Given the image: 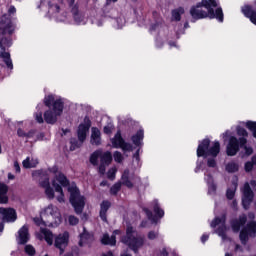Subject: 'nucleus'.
<instances>
[{
	"label": "nucleus",
	"instance_id": "1",
	"mask_svg": "<svg viewBox=\"0 0 256 256\" xmlns=\"http://www.w3.org/2000/svg\"><path fill=\"white\" fill-rule=\"evenodd\" d=\"M219 0H202L196 6L190 9V15L192 19H217L220 23H223V8L218 7ZM215 7L216 8L215 10Z\"/></svg>",
	"mask_w": 256,
	"mask_h": 256
},
{
	"label": "nucleus",
	"instance_id": "2",
	"mask_svg": "<svg viewBox=\"0 0 256 256\" xmlns=\"http://www.w3.org/2000/svg\"><path fill=\"white\" fill-rule=\"evenodd\" d=\"M0 31L3 37L0 39V59L5 63L6 67L10 70H13V60H11V54L5 50L6 47H11L12 42L11 38L6 37L7 33L9 35L13 34L15 31V26L11 23V20L6 19L5 21L0 22Z\"/></svg>",
	"mask_w": 256,
	"mask_h": 256
},
{
	"label": "nucleus",
	"instance_id": "3",
	"mask_svg": "<svg viewBox=\"0 0 256 256\" xmlns=\"http://www.w3.org/2000/svg\"><path fill=\"white\" fill-rule=\"evenodd\" d=\"M44 103L49 109L44 112V121L48 125H55L57 119L61 117L63 113V99L57 98L54 95H48L44 98Z\"/></svg>",
	"mask_w": 256,
	"mask_h": 256
},
{
	"label": "nucleus",
	"instance_id": "4",
	"mask_svg": "<svg viewBox=\"0 0 256 256\" xmlns=\"http://www.w3.org/2000/svg\"><path fill=\"white\" fill-rule=\"evenodd\" d=\"M40 217L41 219L34 218L36 225H41L42 223L45 226L57 227L61 223V213L57 206L49 205L41 212Z\"/></svg>",
	"mask_w": 256,
	"mask_h": 256
},
{
	"label": "nucleus",
	"instance_id": "5",
	"mask_svg": "<svg viewBox=\"0 0 256 256\" xmlns=\"http://www.w3.org/2000/svg\"><path fill=\"white\" fill-rule=\"evenodd\" d=\"M237 135H239V139L237 137H230L229 143L227 145V155L230 157H233L234 155H237V152L239 151V145L240 147H245L247 145V137L249 134L247 133V130L244 128H241V126H238L237 129Z\"/></svg>",
	"mask_w": 256,
	"mask_h": 256
},
{
	"label": "nucleus",
	"instance_id": "6",
	"mask_svg": "<svg viewBox=\"0 0 256 256\" xmlns=\"http://www.w3.org/2000/svg\"><path fill=\"white\" fill-rule=\"evenodd\" d=\"M99 159H100V165H99ZM111 161H113V155L109 151L103 152L102 150H96L90 156V163L94 166L99 165L98 173H100V175H103L105 173L107 167L111 165Z\"/></svg>",
	"mask_w": 256,
	"mask_h": 256
},
{
	"label": "nucleus",
	"instance_id": "7",
	"mask_svg": "<svg viewBox=\"0 0 256 256\" xmlns=\"http://www.w3.org/2000/svg\"><path fill=\"white\" fill-rule=\"evenodd\" d=\"M121 241L125 245H128V247H130L134 253H137L139 248L143 247V243H145L143 237L138 236L137 232L133 229L132 226L127 227L126 235L121 238Z\"/></svg>",
	"mask_w": 256,
	"mask_h": 256
},
{
	"label": "nucleus",
	"instance_id": "8",
	"mask_svg": "<svg viewBox=\"0 0 256 256\" xmlns=\"http://www.w3.org/2000/svg\"><path fill=\"white\" fill-rule=\"evenodd\" d=\"M211 140L204 139L197 148V157H207L210 155L211 157H217L219 155V152L221 151V144H219V141L213 142L212 146Z\"/></svg>",
	"mask_w": 256,
	"mask_h": 256
},
{
	"label": "nucleus",
	"instance_id": "9",
	"mask_svg": "<svg viewBox=\"0 0 256 256\" xmlns=\"http://www.w3.org/2000/svg\"><path fill=\"white\" fill-rule=\"evenodd\" d=\"M68 193H70V203L74 208L75 213L81 215L83 209H85V197L81 196L79 188H77V185L75 184L68 187Z\"/></svg>",
	"mask_w": 256,
	"mask_h": 256
},
{
	"label": "nucleus",
	"instance_id": "10",
	"mask_svg": "<svg viewBox=\"0 0 256 256\" xmlns=\"http://www.w3.org/2000/svg\"><path fill=\"white\" fill-rule=\"evenodd\" d=\"M89 129H91V120L88 117L84 118V123L80 124L78 127V141L75 138L70 140V150L75 151V149H79L85 139H87V133H89Z\"/></svg>",
	"mask_w": 256,
	"mask_h": 256
},
{
	"label": "nucleus",
	"instance_id": "11",
	"mask_svg": "<svg viewBox=\"0 0 256 256\" xmlns=\"http://www.w3.org/2000/svg\"><path fill=\"white\" fill-rule=\"evenodd\" d=\"M52 185L56 193H59L57 196V201L59 203H65V194H63L62 187H67L69 185V180L67 177L63 173L58 172L52 180Z\"/></svg>",
	"mask_w": 256,
	"mask_h": 256
},
{
	"label": "nucleus",
	"instance_id": "12",
	"mask_svg": "<svg viewBox=\"0 0 256 256\" xmlns=\"http://www.w3.org/2000/svg\"><path fill=\"white\" fill-rule=\"evenodd\" d=\"M33 176L40 177L39 185L45 190L46 197H48V199H55V191L51 187L47 172L44 170H38L33 173Z\"/></svg>",
	"mask_w": 256,
	"mask_h": 256
},
{
	"label": "nucleus",
	"instance_id": "13",
	"mask_svg": "<svg viewBox=\"0 0 256 256\" xmlns=\"http://www.w3.org/2000/svg\"><path fill=\"white\" fill-rule=\"evenodd\" d=\"M256 235V222L252 221L246 225L241 231H240V241L242 245H247V241L249 240V237H255Z\"/></svg>",
	"mask_w": 256,
	"mask_h": 256
},
{
	"label": "nucleus",
	"instance_id": "14",
	"mask_svg": "<svg viewBox=\"0 0 256 256\" xmlns=\"http://www.w3.org/2000/svg\"><path fill=\"white\" fill-rule=\"evenodd\" d=\"M122 185L128 187V189H133V185L136 183H141V178L136 176L135 174H131L129 169L124 170L122 177H121Z\"/></svg>",
	"mask_w": 256,
	"mask_h": 256
},
{
	"label": "nucleus",
	"instance_id": "15",
	"mask_svg": "<svg viewBox=\"0 0 256 256\" xmlns=\"http://www.w3.org/2000/svg\"><path fill=\"white\" fill-rule=\"evenodd\" d=\"M112 147L114 149H123L124 151H131L133 149V146L125 140H123V137L121 136V131H118L114 138L111 139Z\"/></svg>",
	"mask_w": 256,
	"mask_h": 256
},
{
	"label": "nucleus",
	"instance_id": "16",
	"mask_svg": "<svg viewBox=\"0 0 256 256\" xmlns=\"http://www.w3.org/2000/svg\"><path fill=\"white\" fill-rule=\"evenodd\" d=\"M219 226L216 233L219 235V237L222 238L223 241L227 239V226H225V216H222L221 218L216 217L214 221L211 223V227L215 228Z\"/></svg>",
	"mask_w": 256,
	"mask_h": 256
},
{
	"label": "nucleus",
	"instance_id": "17",
	"mask_svg": "<svg viewBox=\"0 0 256 256\" xmlns=\"http://www.w3.org/2000/svg\"><path fill=\"white\" fill-rule=\"evenodd\" d=\"M61 11V8L57 4H51V2L48 3V13L49 15H52L56 18V21H60L63 23H69V18L67 17V14L61 15L59 12Z\"/></svg>",
	"mask_w": 256,
	"mask_h": 256
},
{
	"label": "nucleus",
	"instance_id": "18",
	"mask_svg": "<svg viewBox=\"0 0 256 256\" xmlns=\"http://www.w3.org/2000/svg\"><path fill=\"white\" fill-rule=\"evenodd\" d=\"M242 205L244 209H249V206L251 205L253 201V190H251V186H249V183L246 182L244 184V187L242 189Z\"/></svg>",
	"mask_w": 256,
	"mask_h": 256
},
{
	"label": "nucleus",
	"instance_id": "19",
	"mask_svg": "<svg viewBox=\"0 0 256 256\" xmlns=\"http://www.w3.org/2000/svg\"><path fill=\"white\" fill-rule=\"evenodd\" d=\"M0 217L3 222L15 223L17 221V212L13 208H0Z\"/></svg>",
	"mask_w": 256,
	"mask_h": 256
},
{
	"label": "nucleus",
	"instance_id": "20",
	"mask_svg": "<svg viewBox=\"0 0 256 256\" xmlns=\"http://www.w3.org/2000/svg\"><path fill=\"white\" fill-rule=\"evenodd\" d=\"M54 245L56 249H59L60 255H63V253H65V247L69 245V232H64L63 234L58 235Z\"/></svg>",
	"mask_w": 256,
	"mask_h": 256
},
{
	"label": "nucleus",
	"instance_id": "21",
	"mask_svg": "<svg viewBox=\"0 0 256 256\" xmlns=\"http://www.w3.org/2000/svg\"><path fill=\"white\" fill-rule=\"evenodd\" d=\"M69 7H71V13L74 19V23L76 25H85V17L83 14L79 13V9L77 8V5H75V0H73L72 3L67 1Z\"/></svg>",
	"mask_w": 256,
	"mask_h": 256
},
{
	"label": "nucleus",
	"instance_id": "22",
	"mask_svg": "<svg viewBox=\"0 0 256 256\" xmlns=\"http://www.w3.org/2000/svg\"><path fill=\"white\" fill-rule=\"evenodd\" d=\"M36 237L39 241L43 239L48 243V245H53V232L46 228H40L39 232H36Z\"/></svg>",
	"mask_w": 256,
	"mask_h": 256
},
{
	"label": "nucleus",
	"instance_id": "23",
	"mask_svg": "<svg viewBox=\"0 0 256 256\" xmlns=\"http://www.w3.org/2000/svg\"><path fill=\"white\" fill-rule=\"evenodd\" d=\"M29 241V228L27 226H23L18 231V243L19 245H25Z\"/></svg>",
	"mask_w": 256,
	"mask_h": 256
},
{
	"label": "nucleus",
	"instance_id": "24",
	"mask_svg": "<svg viewBox=\"0 0 256 256\" xmlns=\"http://www.w3.org/2000/svg\"><path fill=\"white\" fill-rule=\"evenodd\" d=\"M247 223V216L242 215L239 217L238 220H233L231 222V227L233 229L234 233H239L241 226L245 225Z\"/></svg>",
	"mask_w": 256,
	"mask_h": 256
},
{
	"label": "nucleus",
	"instance_id": "25",
	"mask_svg": "<svg viewBox=\"0 0 256 256\" xmlns=\"http://www.w3.org/2000/svg\"><path fill=\"white\" fill-rule=\"evenodd\" d=\"M121 231L120 230H115L113 232V235L110 237L109 234H104L102 237V243L103 245H115L117 243L115 235H120Z\"/></svg>",
	"mask_w": 256,
	"mask_h": 256
},
{
	"label": "nucleus",
	"instance_id": "26",
	"mask_svg": "<svg viewBox=\"0 0 256 256\" xmlns=\"http://www.w3.org/2000/svg\"><path fill=\"white\" fill-rule=\"evenodd\" d=\"M242 13L245 15V17H248L250 21L256 25V10L253 9L251 6H244L242 7Z\"/></svg>",
	"mask_w": 256,
	"mask_h": 256
},
{
	"label": "nucleus",
	"instance_id": "27",
	"mask_svg": "<svg viewBox=\"0 0 256 256\" xmlns=\"http://www.w3.org/2000/svg\"><path fill=\"white\" fill-rule=\"evenodd\" d=\"M91 243H93V235L89 234L84 228V232L80 234L79 245L80 247H85V245H91Z\"/></svg>",
	"mask_w": 256,
	"mask_h": 256
},
{
	"label": "nucleus",
	"instance_id": "28",
	"mask_svg": "<svg viewBox=\"0 0 256 256\" xmlns=\"http://www.w3.org/2000/svg\"><path fill=\"white\" fill-rule=\"evenodd\" d=\"M111 208V202L105 200L100 204V218L107 222V211Z\"/></svg>",
	"mask_w": 256,
	"mask_h": 256
},
{
	"label": "nucleus",
	"instance_id": "29",
	"mask_svg": "<svg viewBox=\"0 0 256 256\" xmlns=\"http://www.w3.org/2000/svg\"><path fill=\"white\" fill-rule=\"evenodd\" d=\"M22 165L24 169H33L39 165V160L37 158L28 156L25 160H23Z\"/></svg>",
	"mask_w": 256,
	"mask_h": 256
},
{
	"label": "nucleus",
	"instance_id": "30",
	"mask_svg": "<svg viewBox=\"0 0 256 256\" xmlns=\"http://www.w3.org/2000/svg\"><path fill=\"white\" fill-rule=\"evenodd\" d=\"M205 181L208 185V194L215 195V191H217V186L213 183V176L205 173Z\"/></svg>",
	"mask_w": 256,
	"mask_h": 256
},
{
	"label": "nucleus",
	"instance_id": "31",
	"mask_svg": "<svg viewBox=\"0 0 256 256\" xmlns=\"http://www.w3.org/2000/svg\"><path fill=\"white\" fill-rule=\"evenodd\" d=\"M91 145L99 146L101 144V131H99L97 128H92V134H91Z\"/></svg>",
	"mask_w": 256,
	"mask_h": 256
},
{
	"label": "nucleus",
	"instance_id": "32",
	"mask_svg": "<svg viewBox=\"0 0 256 256\" xmlns=\"http://www.w3.org/2000/svg\"><path fill=\"white\" fill-rule=\"evenodd\" d=\"M237 176H234L233 179H232V186L230 188L227 189V192H226V197L227 199H233L235 197V192L237 191Z\"/></svg>",
	"mask_w": 256,
	"mask_h": 256
},
{
	"label": "nucleus",
	"instance_id": "33",
	"mask_svg": "<svg viewBox=\"0 0 256 256\" xmlns=\"http://www.w3.org/2000/svg\"><path fill=\"white\" fill-rule=\"evenodd\" d=\"M144 132L143 130H139L135 135L132 136V142L136 145V147H141L143 145Z\"/></svg>",
	"mask_w": 256,
	"mask_h": 256
},
{
	"label": "nucleus",
	"instance_id": "34",
	"mask_svg": "<svg viewBox=\"0 0 256 256\" xmlns=\"http://www.w3.org/2000/svg\"><path fill=\"white\" fill-rule=\"evenodd\" d=\"M7 191L9 188L5 184H0V203H7L9 198L7 197Z\"/></svg>",
	"mask_w": 256,
	"mask_h": 256
},
{
	"label": "nucleus",
	"instance_id": "35",
	"mask_svg": "<svg viewBox=\"0 0 256 256\" xmlns=\"http://www.w3.org/2000/svg\"><path fill=\"white\" fill-rule=\"evenodd\" d=\"M153 17L155 24H151L150 31H158L161 27V19L159 18V13L153 12Z\"/></svg>",
	"mask_w": 256,
	"mask_h": 256
},
{
	"label": "nucleus",
	"instance_id": "36",
	"mask_svg": "<svg viewBox=\"0 0 256 256\" xmlns=\"http://www.w3.org/2000/svg\"><path fill=\"white\" fill-rule=\"evenodd\" d=\"M185 13V9L183 7H179L172 11V19L173 21H181V15Z\"/></svg>",
	"mask_w": 256,
	"mask_h": 256
},
{
	"label": "nucleus",
	"instance_id": "37",
	"mask_svg": "<svg viewBox=\"0 0 256 256\" xmlns=\"http://www.w3.org/2000/svg\"><path fill=\"white\" fill-rule=\"evenodd\" d=\"M226 171L228 173H237V171H239V164L235 161L229 162L226 165Z\"/></svg>",
	"mask_w": 256,
	"mask_h": 256
},
{
	"label": "nucleus",
	"instance_id": "38",
	"mask_svg": "<svg viewBox=\"0 0 256 256\" xmlns=\"http://www.w3.org/2000/svg\"><path fill=\"white\" fill-rule=\"evenodd\" d=\"M123 25H125V18L123 17V15H120L119 17L114 19L115 29H122Z\"/></svg>",
	"mask_w": 256,
	"mask_h": 256
},
{
	"label": "nucleus",
	"instance_id": "39",
	"mask_svg": "<svg viewBox=\"0 0 256 256\" xmlns=\"http://www.w3.org/2000/svg\"><path fill=\"white\" fill-rule=\"evenodd\" d=\"M153 204H154V213L157 215V217H159L160 219L164 217L165 211H163V209L159 207V203L157 202V200H154Z\"/></svg>",
	"mask_w": 256,
	"mask_h": 256
},
{
	"label": "nucleus",
	"instance_id": "40",
	"mask_svg": "<svg viewBox=\"0 0 256 256\" xmlns=\"http://www.w3.org/2000/svg\"><path fill=\"white\" fill-rule=\"evenodd\" d=\"M41 107H43V104H38L37 109L38 112L35 113V119L37 121V123H43V112H41Z\"/></svg>",
	"mask_w": 256,
	"mask_h": 256
},
{
	"label": "nucleus",
	"instance_id": "41",
	"mask_svg": "<svg viewBox=\"0 0 256 256\" xmlns=\"http://www.w3.org/2000/svg\"><path fill=\"white\" fill-rule=\"evenodd\" d=\"M17 135H18V137H23L25 139H31V137H33V131L25 133V131H23V129L19 128L17 130Z\"/></svg>",
	"mask_w": 256,
	"mask_h": 256
},
{
	"label": "nucleus",
	"instance_id": "42",
	"mask_svg": "<svg viewBox=\"0 0 256 256\" xmlns=\"http://www.w3.org/2000/svg\"><path fill=\"white\" fill-rule=\"evenodd\" d=\"M24 251L26 255H29V256H35V253H36L35 247H33V245L31 244L26 245L24 248Z\"/></svg>",
	"mask_w": 256,
	"mask_h": 256
},
{
	"label": "nucleus",
	"instance_id": "43",
	"mask_svg": "<svg viewBox=\"0 0 256 256\" xmlns=\"http://www.w3.org/2000/svg\"><path fill=\"white\" fill-rule=\"evenodd\" d=\"M119 191H121V182L114 184L110 189V193L112 195H117V193H119Z\"/></svg>",
	"mask_w": 256,
	"mask_h": 256
},
{
	"label": "nucleus",
	"instance_id": "44",
	"mask_svg": "<svg viewBox=\"0 0 256 256\" xmlns=\"http://www.w3.org/2000/svg\"><path fill=\"white\" fill-rule=\"evenodd\" d=\"M143 211L146 213L149 221H152V223H157V218L155 216H153V212H151L147 208H144Z\"/></svg>",
	"mask_w": 256,
	"mask_h": 256
},
{
	"label": "nucleus",
	"instance_id": "45",
	"mask_svg": "<svg viewBox=\"0 0 256 256\" xmlns=\"http://www.w3.org/2000/svg\"><path fill=\"white\" fill-rule=\"evenodd\" d=\"M113 158L116 163H123L124 158H123V154H121V152L115 151L113 154Z\"/></svg>",
	"mask_w": 256,
	"mask_h": 256
},
{
	"label": "nucleus",
	"instance_id": "46",
	"mask_svg": "<svg viewBox=\"0 0 256 256\" xmlns=\"http://www.w3.org/2000/svg\"><path fill=\"white\" fill-rule=\"evenodd\" d=\"M116 174H117V168L113 167L109 169L107 173V177L108 179H111V181H113V179H115Z\"/></svg>",
	"mask_w": 256,
	"mask_h": 256
},
{
	"label": "nucleus",
	"instance_id": "47",
	"mask_svg": "<svg viewBox=\"0 0 256 256\" xmlns=\"http://www.w3.org/2000/svg\"><path fill=\"white\" fill-rule=\"evenodd\" d=\"M68 223L69 225H78L79 224V218L75 216H69L68 217Z\"/></svg>",
	"mask_w": 256,
	"mask_h": 256
},
{
	"label": "nucleus",
	"instance_id": "48",
	"mask_svg": "<svg viewBox=\"0 0 256 256\" xmlns=\"http://www.w3.org/2000/svg\"><path fill=\"white\" fill-rule=\"evenodd\" d=\"M157 237H159V232L150 231L148 233V239H150L151 241H153L154 239H157Z\"/></svg>",
	"mask_w": 256,
	"mask_h": 256
},
{
	"label": "nucleus",
	"instance_id": "49",
	"mask_svg": "<svg viewBox=\"0 0 256 256\" xmlns=\"http://www.w3.org/2000/svg\"><path fill=\"white\" fill-rule=\"evenodd\" d=\"M208 167H217V162L215 158H209L207 162Z\"/></svg>",
	"mask_w": 256,
	"mask_h": 256
},
{
	"label": "nucleus",
	"instance_id": "50",
	"mask_svg": "<svg viewBox=\"0 0 256 256\" xmlns=\"http://www.w3.org/2000/svg\"><path fill=\"white\" fill-rule=\"evenodd\" d=\"M112 130H113V124H108L107 126L104 127V133H106V135H109V133H111Z\"/></svg>",
	"mask_w": 256,
	"mask_h": 256
},
{
	"label": "nucleus",
	"instance_id": "51",
	"mask_svg": "<svg viewBox=\"0 0 256 256\" xmlns=\"http://www.w3.org/2000/svg\"><path fill=\"white\" fill-rule=\"evenodd\" d=\"M253 162H246L245 164V171L249 172L253 169Z\"/></svg>",
	"mask_w": 256,
	"mask_h": 256
},
{
	"label": "nucleus",
	"instance_id": "52",
	"mask_svg": "<svg viewBox=\"0 0 256 256\" xmlns=\"http://www.w3.org/2000/svg\"><path fill=\"white\" fill-rule=\"evenodd\" d=\"M245 154L246 155H252L253 154V148L244 146Z\"/></svg>",
	"mask_w": 256,
	"mask_h": 256
},
{
	"label": "nucleus",
	"instance_id": "53",
	"mask_svg": "<svg viewBox=\"0 0 256 256\" xmlns=\"http://www.w3.org/2000/svg\"><path fill=\"white\" fill-rule=\"evenodd\" d=\"M8 13L9 15H14V13H17V9L15 8V6H10Z\"/></svg>",
	"mask_w": 256,
	"mask_h": 256
},
{
	"label": "nucleus",
	"instance_id": "54",
	"mask_svg": "<svg viewBox=\"0 0 256 256\" xmlns=\"http://www.w3.org/2000/svg\"><path fill=\"white\" fill-rule=\"evenodd\" d=\"M14 169L16 173H21V167L19 166V162H14Z\"/></svg>",
	"mask_w": 256,
	"mask_h": 256
},
{
	"label": "nucleus",
	"instance_id": "55",
	"mask_svg": "<svg viewBox=\"0 0 256 256\" xmlns=\"http://www.w3.org/2000/svg\"><path fill=\"white\" fill-rule=\"evenodd\" d=\"M209 240V234H203L201 237L202 243H205Z\"/></svg>",
	"mask_w": 256,
	"mask_h": 256
},
{
	"label": "nucleus",
	"instance_id": "56",
	"mask_svg": "<svg viewBox=\"0 0 256 256\" xmlns=\"http://www.w3.org/2000/svg\"><path fill=\"white\" fill-rule=\"evenodd\" d=\"M133 158H134V161H136V163H139V150H137L136 151V153L134 154V156H133Z\"/></svg>",
	"mask_w": 256,
	"mask_h": 256
},
{
	"label": "nucleus",
	"instance_id": "57",
	"mask_svg": "<svg viewBox=\"0 0 256 256\" xmlns=\"http://www.w3.org/2000/svg\"><path fill=\"white\" fill-rule=\"evenodd\" d=\"M3 229H5V222H2L0 223V233H3Z\"/></svg>",
	"mask_w": 256,
	"mask_h": 256
},
{
	"label": "nucleus",
	"instance_id": "58",
	"mask_svg": "<svg viewBox=\"0 0 256 256\" xmlns=\"http://www.w3.org/2000/svg\"><path fill=\"white\" fill-rule=\"evenodd\" d=\"M161 255H162V256H167V255H169V253L167 252V249L163 248L162 251H161Z\"/></svg>",
	"mask_w": 256,
	"mask_h": 256
},
{
	"label": "nucleus",
	"instance_id": "59",
	"mask_svg": "<svg viewBox=\"0 0 256 256\" xmlns=\"http://www.w3.org/2000/svg\"><path fill=\"white\" fill-rule=\"evenodd\" d=\"M8 179H10V181H13V179H15V175H13L12 173H8Z\"/></svg>",
	"mask_w": 256,
	"mask_h": 256
},
{
	"label": "nucleus",
	"instance_id": "60",
	"mask_svg": "<svg viewBox=\"0 0 256 256\" xmlns=\"http://www.w3.org/2000/svg\"><path fill=\"white\" fill-rule=\"evenodd\" d=\"M235 251H243V248L239 244H237L235 247Z\"/></svg>",
	"mask_w": 256,
	"mask_h": 256
},
{
	"label": "nucleus",
	"instance_id": "61",
	"mask_svg": "<svg viewBox=\"0 0 256 256\" xmlns=\"http://www.w3.org/2000/svg\"><path fill=\"white\" fill-rule=\"evenodd\" d=\"M232 207H233V209H236V208H237V201L234 200V201L232 202Z\"/></svg>",
	"mask_w": 256,
	"mask_h": 256
},
{
	"label": "nucleus",
	"instance_id": "62",
	"mask_svg": "<svg viewBox=\"0 0 256 256\" xmlns=\"http://www.w3.org/2000/svg\"><path fill=\"white\" fill-rule=\"evenodd\" d=\"M252 163L256 165V155L252 157Z\"/></svg>",
	"mask_w": 256,
	"mask_h": 256
},
{
	"label": "nucleus",
	"instance_id": "63",
	"mask_svg": "<svg viewBox=\"0 0 256 256\" xmlns=\"http://www.w3.org/2000/svg\"><path fill=\"white\" fill-rule=\"evenodd\" d=\"M250 184H251L252 187H255L256 181H255V180H252V181L250 182Z\"/></svg>",
	"mask_w": 256,
	"mask_h": 256
},
{
	"label": "nucleus",
	"instance_id": "64",
	"mask_svg": "<svg viewBox=\"0 0 256 256\" xmlns=\"http://www.w3.org/2000/svg\"><path fill=\"white\" fill-rule=\"evenodd\" d=\"M121 256H131L129 253H123Z\"/></svg>",
	"mask_w": 256,
	"mask_h": 256
}]
</instances>
